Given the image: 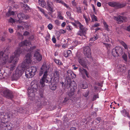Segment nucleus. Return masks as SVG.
Returning a JSON list of instances; mask_svg holds the SVG:
<instances>
[{"label": "nucleus", "mask_w": 130, "mask_h": 130, "mask_svg": "<svg viewBox=\"0 0 130 130\" xmlns=\"http://www.w3.org/2000/svg\"><path fill=\"white\" fill-rule=\"evenodd\" d=\"M88 87V85L87 84H82V88L84 89H85L86 88H87Z\"/></svg>", "instance_id": "c03bdc74"}, {"label": "nucleus", "mask_w": 130, "mask_h": 130, "mask_svg": "<svg viewBox=\"0 0 130 130\" xmlns=\"http://www.w3.org/2000/svg\"><path fill=\"white\" fill-rule=\"evenodd\" d=\"M76 8L77 10V12L78 13H81L82 12V11H81V9L80 7H77Z\"/></svg>", "instance_id": "09e8293b"}, {"label": "nucleus", "mask_w": 130, "mask_h": 130, "mask_svg": "<svg viewBox=\"0 0 130 130\" xmlns=\"http://www.w3.org/2000/svg\"><path fill=\"white\" fill-rule=\"evenodd\" d=\"M62 4L63 5L65 6H66V7L67 8H70V7H69L67 5V4L64 2H62V1H60V3Z\"/></svg>", "instance_id": "a19ab883"}, {"label": "nucleus", "mask_w": 130, "mask_h": 130, "mask_svg": "<svg viewBox=\"0 0 130 130\" xmlns=\"http://www.w3.org/2000/svg\"><path fill=\"white\" fill-rule=\"evenodd\" d=\"M25 67L26 66H24L23 64L21 65V67L17 68L12 76V80H17L19 79L23 73Z\"/></svg>", "instance_id": "7ed1b4c3"}, {"label": "nucleus", "mask_w": 130, "mask_h": 130, "mask_svg": "<svg viewBox=\"0 0 130 130\" xmlns=\"http://www.w3.org/2000/svg\"><path fill=\"white\" fill-rule=\"evenodd\" d=\"M3 95L6 98L10 99L13 98L12 92L8 89H6L3 91Z\"/></svg>", "instance_id": "9d476101"}, {"label": "nucleus", "mask_w": 130, "mask_h": 130, "mask_svg": "<svg viewBox=\"0 0 130 130\" xmlns=\"http://www.w3.org/2000/svg\"><path fill=\"white\" fill-rule=\"evenodd\" d=\"M22 52V49L20 47H18L16 49L15 52L13 54L15 57L16 58L17 60L15 61V62L17 61V58L20 56Z\"/></svg>", "instance_id": "2eb2a0df"}, {"label": "nucleus", "mask_w": 130, "mask_h": 130, "mask_svg": "<svg viewBox=\"0 0 130 130\" xmlns=\"http://www.w3.org/2000/svg\"><path fill=\"white\" fill-rule=\"evenodd\" d=\"M98 98L99 96L98 94H95L93 96L92 100L93 101H94L97 98Z\"/></svg>", "instance_id": "ea45409f"}, {"label": "nucleus", "mask_w": 130, "mask_h": 130, "mask_svg": "<svg viewBox=\"0 0 130 130\" xmlns=\"http://www.w3.org/2000/svg\"><path fill=\"white\" fill-rule=\"evenodd\" d=\"M53 25L51 24H49L48 26V27L50 30H51L53 28Z\"/></svg>", "instance_id": "49530a36"}, {"label": "nucleus", "mask_w": 130, "mask_h": 130, "mask_svg": "<svg viewBox=\"0 0 130 130\" xmlns=\"http://www.w3.org/2000/svg\"><path fill=\"white\" fill-rule=\"evenodd\" d=\"M77 24L80 28V30L77 33L78 36H85V34L86 33V31L87 30L86 28L84 27L83 25H82L79 22L77 21Z\"/></svg>", "instance_id": "423d86ee"}, {"label": "nucleus", "mask_w": 130, "mask_h": 130, "mask_svg": "<svg viewBox=\"0 0 130 130\" xmlns=\"http://www.w3.org/2000/svg\"><path fill=\"white\" fill-rule=\"evenodd\" d=\"M60 75V71L59 70H55L53 73V77L55 78H56L57 81H59Z\"/></svg>", "instance_id": "a211bd4d"}, {"label": "nucleus", "mask_w": 130, "mask_h": 130, "mask_svg": "<svg viewBox=\"0 0 130 130\" xmlns=\"http://www.w3.org/2000/svg\"><path fill=\"white\" fill-rule=\"evenodd\" d=\"M98 38V37L97 36H95L94 37L92 38H91L90 39V40L92 41H94L95 40L97 39Z\"/></svg>", "instance_id": "a18cd8bd"}, {"label": "nucleus", "mask_w": 130, "mask_h": 130, "mask_svg": "<svg viewBox=\"0 0 130 130\" xmlns=\"http://www.w3.org/2000/svg\"><path fill=\"white\" fill-rule=\"evenodd\" d=\"M9 22L10 23H13L15 22V20L11 18L9 20Z\"/></svg>", "instance_id": "6e6d98bb"}, {"label": "nucleus", "mask_w": 130, "mask_h": 130, "mask_svg": "<svg viewBox=\"0 0 130 130\" xmlns=\"http://www.w3.org/2000/svg\"><path fill=\"white\" fill-rule=\"evenodd\" d=\"M14 14V12L13 11H11L9 10L6 14V15L7 16H8L9 15H13Z\"/></svg>", "instance_id": "2f4dec72"}, {"label": "nucleus", "mask_w": 130, "mask_h": 130, "mask_svg": "<svg viewBox=\"0 0 130 130\" xmlns=\"http://www.w3.org/2000/svg\"><path fill=\"white\" fill-rule=\"evenodd\" d=\"M30 44V43L29 41L25 40L22 42L20 45L21 46H26L24 48V51L28 52H30L31 50L30 49V48H31V46H29Z\"/></svg>", "instance_id": "6e6552de"}, {"label": "nucleus", "mask_w": 130, "mask_h": 130, "mask_svg": "<svg viewBox=\"0 0 130 130\" xmlns=\"http://www.w3.org/2000/svg\"><path fill=\"white\" fill-rule=\"evenodd\" d=\"M91 18L92 19V21L94 22V21H97L98 20L97 19V17L94 14L93 15L91 16Z\"/></svg>", "instance_id": "72a5a7b5"}, {"label": "nucleus", "mask_w": 130, "mask_h": 130, "mask_svg": "<svg viewBox=\"0 0 130 130\" xmlns=\"http://www.w3.org/2000/svg\"><path fill=\"white\" fill-rule=\"evenodd\" d=\"M46 8L47 10L50 11L51 13L53 12L54 5L53 3L50 1L48 0L46 2Z\"/></svg>", "instance_id": "ddd939ff"}, {"label": "nucleus", "mask_w": 130, "mask_h": 130, "mask_svg": "<svg viewBox=\"0 0 130 130\" xmlns=\"http://www.w3.org/2000/svg\"><path fill=\"white\" fill-rule=\"evenodd\" d=\"M67 80V87L69 88L71 87V89L69 93V96L70 97H72L74 95V92L77 89L76 84L74 81L71 82V80L68 78Z\"/></svg>", "instance_id": "20e7f679"}, {"label": "nucleus", "mask_w": 130, "mask_h": 130, "mask_svg": "<svg viewBox=\"0 0 130 130\" xmlns=\"http://www.w3.org/2000/svg\"><path fill=\"white\" fill-rule=\"evenodd\" d=\"M37 70V68L34 66L27 68L25 72V76L28 78L33 77L35 74Z\"/></svg>", "instance_id": "39448f33"}, {"label": "nucleus", "mask_w": 130, "mask_h": 130, "mask_svg": "<svg viewBox=\"0 0 130 130\" xmlns=\"http://www.w3.org/2000/svg\"><path fill=\"white\" fill-rule=\"evenodd\" d=\"M117 70L118 72H124L126 70V66H122L120 64L118 65L117 67Z\"/></svg>", "instance_id": "f3484780"}, {"label": "nucleus", "mask_w": 130, "mask_h": 130, "mask_svg": "<svg viewBox=\"0 0 130 130\" xmlns=\"http://www.w3.org/2000/svg\"><path fill=\"white\" fill-rule=\"evenodd\" d=\"M97 5L98 7H100L101 6V4L99 2H98L97 3Z\"/></svg>", "instance_id": "774afa93"}, {"label": "nucleus", "mask_w": 130, "mask_h": 130, "mask_svg": "<svg viewBox=\"0 0 130 130\" xmlns=\"http://www.w3.org/2000/svg\"><path fill=\"white\" fill-rule=\"evenodd\" d=\"M12 112L13 113L17 115L18 114V110L17 109V108L12 110Z\"/></svg>", "instance_id": "c9c22d12"}, {"label": "nucleus", "mask_w": 130, "mask_h": 130, "mask_svg": "<svg viewBox=\"0 0 130 130\" xmlns=\"http://www.w3.org/2000/svg\"><path fill=\"white\" fill-rule=\"evenodd\" d=\"M99 25L100 24L99 23H96L95 24H94V25H93V27H97L99 26Z\"/></svg>", "instance_id": "bf43d9fd"}, {"label": "nucleus", "mask_w": 130, "mask_h": 130, "mask_svg": "<svg viewBox=\"0 0 130 130\" xmlns=\"http://www.w3.org/2000/svg\"><path fill=\"white\" fill-rule=\"evenodd\" d=\"M60 32L62 34H64L66 32V31L65 30L62 29L60 30Z\"/></svg>", "instance_id": "69168bd1"}, {"label": "nucleus", "mask_w": 130, "mask_h": 130, "mask_svg": "<svg viewBox=\"0 0 130 130\" xmlns=\"http://www.w3.org/2000/svg\"><path fill=\"white\" fill-rule=\"evenodd\" d=\"M34 56L35 58L39 61H41L42 59V56L40 54L38 50L36 51L34 54Z\"/></svg>", "instance_id": "dca6fc26"}, {"label": "nucleus", "mask_w": 130, "mask_h": 130, "mask_svg": "<svg viewBox=\"0 0 130 130\" xmlns=\"http://www.w3.org/2000/svg\"><path fill=\"white\" fill-rule=\"evenodd\" d=\"M116 51V47L113 48L112 50L111 53L112 55L114 57H118L119 56V55H118Z\"/></svg>", "instance_id": "bb28decb"}, {"label": "nucleus", "mask_w": 130, "mask_h": 130, "mask_svg": "<svg viewBox=\"0 0 130 130\" xmlns=\"http://www.w3.org/2000/svg\"><path fill=\"white\" fill-rule=\"evenodd\" d=\"M83 52L85 55L88 58H90L91 57V51L90 48L89 46H86L83 49Z\"/></svg>", "instance_id": "9b49d317"}, {"label": "nucleus", "mask_w": 130, "mask_h": 130, "mask_svg": "<svg viewBox=\"0 0 130 130\" xmlns=\"http://www.w3.org/2000/svg\"><path fill=\"white\" fill-rule=\"evenodd\" d=\"M17 109L18 110V113H25V110L22 107H17Z\"/></svg>", "instance_id": "c756f323"}, {"label": "nucleus", "mask_w": 130, "mask_h": 130, "mask_svg": "<svg viewBox=\"0 0 130 130\" xmlns=\"http://www.w3.org/2000/svg\"><path fill=\"white\" fill-rule=\"evenodd\" d=\"M29 88L28 90V94L30 95V96H33L34 95V93L36 91H35L34 90L32 89L31 87Z\"/></svg>", "instance_id": "4be33fe9"}, {"label": "nucleus", "mask_w": 130, "mask_h": 130, "mask_svg": "<svg viewBox=\"0 0 130 130\" xmlns=\"http://www.w3.org/2000/svg\"><path fill=\"white\" fill-rule=\"evenodd\" d=\"M55 61L56 63L58 65H60L61 63V62L59 60L57 59L55 60Z\"/></svg>", "instance_id": "37998d69"}, {"label": "nucleus", "mask_w": 130, "mask_h": 130, "mask_svg": "<svg viewBox=\"0 0 130 130\" xmlns=\"http://www.w3.org/2000/svg\"><path fill=\"white\" fill-rule=\"evenodd\" d=\"M128 73V78L130 80V70H129Z\"/></svg>", "instance_id": "338daca9"}, {"label": "nucleus", "mask_w": 130, "mask_h": 130, "mask_svg": "<svg viewBox=\"0 0 130 130\" xmlns=\"http://www.w3.org/2000/svg\"><path fill=\"white\" fill-rule=\"evenodd\" d=\"M52 41L54 43H56V38L55 37H53L52 39Z\"/></svg>", "instance_id": "13d9d810"}, {"label": "nucleus", "mask_w": 130, "mask_h": 130, "mask_svg": "<svg viewBox=\"0 0 130 130\" xmlns=\"http://www.w3.org/2000/svg\"><path fill=\"white\" fill-rule=\"evenodd\" d=\"M79 71L82 73L84 74L85 73L86 76L88 77V73L87 71L85 69L83 68H79Z\"/></svg>", "instance_id": "a878e982"}, {"label": "nucleus", "mask_w": 130, "mask_h": 130, "mask_svg": "<svg viewBox=\"0 0 130 130\" xmlns=\"http://www.w3.org/2000/svg\"><path fill=\"white\" fill-rule=\"evenodd\" d=\"M49 69L48 66H47L45 64L43 65L41 67L39 73V75L41 76L44 73L42 78L40 81V86L42 87H44L45 86V83H47L48 82V80L46 78L47 75V72Z\"/></svg>", "instance_id": "f257e3e1"}, {"label": "nucleus", "mask_w": 130, "mask_h": 130, "mask_svg": "<svg viewBox=\"0 0 130 130\" xmlns=\"http://www.w3.org/2000/svg\"><path fill=\"white\" fill-rule=\"evenodd\" d=\"M122 44L125 49H127V45L124 42L122 41Z\"/></svg>", "instance_id": "864d4df0"}, {"label": "nucleus", "mask_w": 130, "mask_h": 130, "mask_svg": "<svg viewBox=\"0 0 130 130\" xmlns=\"http://www.w3.org/2000/svg\"><path fill=\"white\" fill-rule=\"evenodd\" d=\"M38 9L40 10L42 13H44V10L42 8H40L39 7H38Z\"/></svg>", "instance_id": "8fccbe9b"}, {"label": "nucleus", "mask_w": 130, "mask_h": 130, "mask_svg": "<svg viewBox=\"0 0 130 130\" xmlns=\"http://www.w3.org/2000/svg\"><path fill=\"white\" fill-rule=\"evenodd\" d=\"M103 23L104 24V26L105 28V29L108 31H110V30L108 28L109 26L106 23L104 22H103Z\"/></svg>", "instance_id": "473e14b6"}, {"label": "nucleus", "mask_w": 130, "mask_h": 130, "mask_svg": "<svg viewBox=\"0 0 130 130\" xmlns=\"http://www.w3.org/2000/svg\"><path fill=\"white\" fill-rule=\"evenodd\" d=\"M69 99L68 98L66 97L64 98V100L63 101V103H64L67 102Z\"/></svg>", "instance_id": "052dcab7"}, {"label": "nucleus", "mask_w": 130, "mask_h": 130, "mask_svg": "<svg viewBox=\"0 0 130 130\" xmlns=\"http://www.w3.org/2000/svg\"><path fill=\"white\" fill-rule=\"evenodd\" d=\"M15 58L16 57L12 54L9 58H8L7 55L4 54L2 51H0V62L2 63L3 64H6L8 63H10L12 62V61L13 62L14 61H16V59L15 60H14L13 61ZM16 62L17 61L15 62Z\"/></svg>", "instance_id": "f03ea898"}, {"label": "nucleus", "mask_w": 130, "mask_h": 130, "mask_svg": "<svg viewBox=\"0 0 130 130\" xmlns=\"http://www.w3.org/2000/svg\"><path fill=\"white\" fill-rule=\"evenodd\" d=\"M20 5L25 10L29 11L30 9L29 7L26 4H25L23 3H20Z\"/></svg>", "instance_id": "393cba45"}, {"label": "nucleus", "mask_w": 130, "mask_h": 130, "mask_svg": "<svg viewBox=\"0 0 130 130\" xmlns=\"http://www.w3.org/2000/svg\"><path fill=\"white\" fill-rule=\"evenodd\" d=\"M122 57L126 61L127 60V57L126 55L125 54H124L123 56Z\"/></svg>", "instance_id": "3c124183"}, {"label": "nucleus", "mask_w": 130, "mask_h": 130, "mask_svg": "<svg viewBox=\"0 0 130 130\" xmlns=\"http://www.w3.org/2000/svg\"><path fill=\"white\" fill-rule=\"evenodd\" d=\"M95 119L97 121V123H99L100 122V121L101 120V118L100 117H98L96 118Z\"/></svg>", "instance_id": "4d7b16f0"}, {"label": "nucleus", "mask_w": 130, "mask_h": 130, "mask_svg": "<svg viewBox=\"0 0 130 130\" xmlns=\"http://www.w3.org/2000/svg\"><path fill=\"white\" fill-rule=\"evenodd\" d=\"M50 87L51 89L53 90H54L57 89V85L55 83L52 82Z\"/></svg>", "instance_id": "5701e85b"}, {"label": "nucleus", "mask_w": 130, "mask_h": 130, "mask_svg": "<svg viewBox=\"0 0 130 130\" xmlns=\"http://www.w3.org/2000/svg\"><path fill=\"white\" fill-rule=\"evenodd\" d=\"M66 13L67 15L68 16H69V17L70 18L71 17V14L70 12H66Z\"/></svg>", "instance_id": "680f3d73"}, {"label": "nucleus", "mask_w": 130, "mask_h": 130, "mask_svg": "<svg viewBox=\"0 0 130 130\" xmlns=\"http://www.w3.org/2000/svg\"><path fill=\"white\" fill-rule=\"evenodd\" d=\"M6 115V113L3 111L0 112V117L3 118Z\"/></svg>", "instance_id": "e433bc0d"}, {"label": "nucleus", "mask_w": 130, "mask_h": 130, "mask_svg": "<svg viewBox=\"0 0 130 130\" xmlns=\"http://www.w3.org/2000/svg\"><path fill=\"white\" fill-rule=\"evenodd\" d=\"M115 47L117 51H116L118 55H119V56H120L123 54V49L119 46L116 47Z\"/></svg>", "instance_id": "412c9836"}, {"label": "nucleus", "mask_w": 130, "mask_h": 130, "mask_svg": "<svg viewBox=\"0 0 130 130\" xmlns=\"http://www.w3.org/2000/svg\"><path fill=\"white\" fill-rule=\"evenodd\" d=\"M17 29H23V28L22 26L18 25L17 26Z\"/></svg>", "instance_id": "e2e57ef3"}, {"label": "nucleus", "mask_w": 130, "mask_h": 130, "mask_svg": "<svg viewBox=\"0 0 130 130\" xmlns=\"http://www.w3.org/2000/svg\"><path fill=\"white\" fill-rule=\"evenodd\" d=\"M32 57L30 53H28L26 56V58L24 61V62L23 63L22 65L23 64V65L26 66L25 69L26 68V67L27 66L28 64L30 63L31 61Z\"/></svg>", "instance_id": "1a4fd4ad"}, {"label": "nucleus", "mask_w": 130, "mask_h": 130, "mask_svg": "<svg viewBox=\"0 0 130 130\" xmlns=\"http://www.w3.org/2000/svg\"><path fill=\"white\" fill-rule=\"evenodd\" d=\"M63 93V91L61 89H60L58 92V94L60 95H62Z\"/></svg>", "instance_id": "de8ad7c7"}, {"label": "nucleus", "mask_w": 130, "mask_h": 130, "mask_svg": "<svg viewBox=\"0 0 130 130\" xmlns=\"http://www.w3.org/2000/svg\"><path fill=\"white\" fill-rule=\"evenodd\" d=\"M17 36L19 37V38L21 39H23V35L21 34L20 32H18L17 34Z\"/></svg>", "instance_id": "4c0bfd02"}, {"label": "nucleus", "mask_w": 130, "mask_h": 130, "mask_svg": "<svg viewBox=\"0 0 130 130\" xmlns=\"http://www.w3.org/2000/svg\"><path fill=\"white\" fill-rule=\"evenodd\" d=\"M15 66V64H13L12 65H11L9 67L10 70H13L14 69Z\"/></svg>", "instance_id": "58836bf2"}, {"label": "nucleus", "mask_w": 130, "mask_h": 130, "mask_svg": "<svg viewBox=\"0 0 130 130\" xmlns=\"http://www.w3.org/2000/svg\"><path fill=\"white\" fill-rule=\"evenodd\" d=\"M29 32L27 31H25L23 34V35L25 36H26L29 35Z\"/></svg>", "instance_id": "603ef678"}, {"label": "nucleus", "mask_w": 130, "mask_h": 130, "mask_svg": "<svg viewBox=\"0 0 130 130\" xmlns=\"http://www.w3.org/2000/svg\"><path fill=\"white\" fill-rule=\"evenodd\" d=\"M77 58L78 62L84 68L87 67L86 62L85 60V58H83L82 55H79L77 56Z\"/></svg>", "instance_id": "0eeeda50"}, {"label": "nucleus", "mask_w": 130, "mask_h": 130, "mask_svg": "<svg viewBox=\"0 0 130 130\" xmlns=\"http://www.w3.org/2000/svg\"><path fill=\"white\" fill-rule=\"evenodd\" d=\"M113 19L117 21L118 24L121 23L124 21L125 22L127 20L126 18L120 15L117 17L114 16Z\"/></svg>", "instance_id": "4468645a"}, {"label": "nucleus", "mask_w": 130, "mask_h": 130, "mask_svg": "<svg viewBox=\"0 0 130 130\" xmlns=\"http://www.w3.org/2000/svg\"><path fill=\"white\" fill-rule=\"evenodd\" d=\"M108 4L111 7L117 8H121L125 6V4H121L116 2H110L108 3Z\"/></svg>", "instance_id": "f8f14e48"}, {"label": "nucleus", "mask_w": 130, "mask_h": 130, "mask_svg": "<svg viewBox=\"0 0 130 130\" xmlns=\"http://www.w3.org/2000/svg\"><path fill=\"white\" fill-rule=\"evenodd\" d=\"M18 17L20 19L22 20L24 19L25 15L23 13H20L17 15Z\"/></svg>", "instance_id": "c85d7f7f"}, {"label": "nucleus", "mask_w": 130, "mask_h": 130, "mask_svg": "<svg viewBox=\"0 0 130 130\" xmlns=\"http://www.w3.org/2000/svg\"><path fill=\"white\" fill-rule=\"evenodd\" d=\"M9 32L11 33H12L13 32V29L11 28H9Z\"/></svg>", "instance_id": "0e129e2a"}, {"label": "nucleus", "mask_w": 130, "mask_h": 130, "mask_svg": "<svg viewBox=\"0 0 130 130\" xmlns=\"http://www.w3.org/2000/svg\"><path fill=\"white\" fill-rule=\"evenodd\" d=\"M71 51L70 50L65 51L64 52V56L65 57H68L71 54Z\"/></svg>", "instance_id": "b1692460"}, {"label": "nucleus", "mask_w": 130, "mask_h": 130, "mask_svg": "<svg viewBox=\"0 0 130 130\" xmlns=\"http://www.w3.org/2000/svg\"><path fill=\"white\" fill-rule=\"evenodd\" d=\"M89 92L88 91L87 92H86V93H85V94H83V95L84 96H85V97H87L89 94Z\"/></svg>", "instance_id": "5fc2aeb1"}, {"label": "nucleus", "mask_w": 130, "mask_h": 130, "mask_svg": "<svg viewBox=\"0 0 130 130\" xmlns=\"http://www.w3.org/2000/svg\"><path fill=\"white\" fill-rule=\"evenodd\" d=\"M62 4L63 5L65 6H66V7L67 8H70V7H69L67 5V4L64 2H62V1H60V3Z\"/></svg>", "instance_id": "79ce46f5"}, {"label": "nucleus", "mask_w": 130, "mask_h": 130, "mask_svg": "<svg viewBox=\"0 0 130 130\" xmlns=\"http://www.w3.org/2000/svg\"><path fill=\"white\" fill-rule=\"evenodd\" d=\"M39 3L40 6H41L42 7L44 8H46V3L44 1L42 2L41 1H40V2Z\"/></svg>", "instance_id": "cd10ccee"}, {"label": "nucleus", "mask_w": 130, "mask_h": 130, "mask_svg": "<svg viewBox=\"0 0 130 130\" xmlns=\"http://www.w3.org/2000/svg\"><path fill=\"white\" fill-rule=\"evenodd\" d=\"M31 88L35 91H37L38 88L37 83L36 80H34L31 82Z\"/></svg>", "instance_id": "aec40b11"}, {"label": "nucleus", "mask_w": 130, "mask_h": 130, "mask_svg": "<svg viewBox=\"0 0 130 130\" xmlns=\"http://www.w3.org/2000/svg\"><path fill=\"white\" fill-rule=\"evenodd\" d=\"M36 105L37 106V107L38 108H40L41 107V102L40 100H38L37 102H36Z\"/></svg>", "instance_id": "7c9ffc66"}, {"label": "nucleus", "mask_w": 130, "mask_h": 130, "mask_svg": "<svg viewBox=\"0 0 130 130\" xmlns=\"http://www.w3.org/2000/svg\"><path fill=\"white\" fill-rule=\"evenodd\" d=\"M83 17L85 19L86 22L87 24L90 20V19L89 17H87L85 14L83 15Z\"/></svg>", "instance_id": "f704fd0d"}, {"label": "nucleus", "mask_w": 130, "mask_h": 130, "mask_svg": "<svg viewBox=\"0 0 130 130\" xmlns=\"http://www.w3.org/2000/svg\"><path fill=\"white\" fill-rule=\"evenodd\" d=\"M67 74L68 75V77H67V79H68V78H69V79H70V77H71L73 78H75L76 77V75L71 70H69L67 71ZM67 84H66L67 85Z\"/></svg>", "instance_id": "6ab92c4d"}]
</instances>
